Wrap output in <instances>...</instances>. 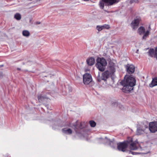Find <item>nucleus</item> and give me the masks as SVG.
<instances>
[{
  "instance_id": "f257e3e1",
  "label": "nucleus",
  "mask_w": 157,
  "mask_h": 157,
  "mask_svg": "<svg viewBox=\"0 0 157 157\" xmlns=\"http://www.w3.org/2000/svg\"><path fill=\"white\" fill-rule=\"evenodd\" d=\"M117 149L119 151L125 152L128 147L131 150H144L147 148V146L141 147L137 141H133L132 138L129 137L127 140L117 144Z\"/></svg>"
},
{
  "instance_id": "f03ea898",
  "label": "nucleus",
  "mask_w": 157,
  "mask_h": 157,
  "mask_svg": "<svg viewBox=\"0 0 157 157\" xmlns=\"http://www.w3.org/2000/svg\"><path fill=\"white\" fill-rule=\"evenodd\" d=\"M135 78L131 76H125L124 80L121 82V85L123 86L122 90L126 93H129L133 89L136 84Z\"/></svg>"
},
{
  "instance_id": "7ed1b4c3",
  "label": "nucleus",
  "mask_w": 157,
  "mask_h": 157,
  "mask_svg": "<svg viewBox=\"0 0 157 157\" xmlns=\"http://www.w3.org/2000/svg\"><path fill=\"white\" fill-rule=\"evenodd\" d=\"M96 66L97 68L101 72L104 71L107 64L106 60L103 57H98L96 59Z\"/></svg>"
},
{
  "instance_id": "20e7f679",
  "label": "nucleus",
  "mask_w": 157,
  "mask_h": 157,
  "mask_svg": "<svg viewBox=\"0 0 157 157\" xmlns=\"http://www.w3.org/2000/svg\"><path fill=\"white\" fill-rule=\"evenodd\" d=\"M78 121H77L75 124L73 125V126H71V123L67 124V126L71 127L72 128L74 127V129L76 134H81L82 136H83L84 133L82 132L84 131V129H83L84 126H83L82 123H80V125L78 127Z\"/></svg>"
},
{
  "instance_id": "39448f33",
  "label": "nucleus",
  "mask_w": 157,
  "mask_h": 157,
  "mask_svg": "<svg viewBox=\"0 0 157 157\" xmlns=\"http://www.w3.org/2000/svg\"><path fill=\"white\" fill-rule=\"evenodd\" d=\"M117 2V0H101L99 2V6L101 9L104 7V4L107 6H110Z\"/></svg>"
},
{
  "instance_id": "423d86ee",
  "label": "nucleus",
  "mask_w": 157,
  "mask_h": 157,
  "mask_svg": "<svg viewBox=\"0 0 157 157\" xmlns=\"http://www.w3.org/2000/svg\"><path fill=\"white\" fill-rule=\"evenodd\" d=\"M148 128L152 133H154L157 131V121L150 122Z\"/></svg>"
},
{
  "instance_id": "0eeeda50",
  "label": "nucleus",
  "mask_w": 157,
  "mask_h": 157,
  "mask_svg": "<svg viewBox=\"0 0 157 157\" xmlns=\"http://www.w3.org/2000/svg\"><path fill=\"white\" fill-rule=\"evenodd\" d=\"M92 81L91 76L90 74H85L83 75V81L85 84H88Z\"/></svg>"
},
{
  "instance_id": "6e6552de",
  "label": "nucleus",
  "mask_w": 157,
  "mask_h": 157,
  "mask_svg": "<svg viewBox=\"0 0 157 157\" xmlns=\"http://www.w3.org/2000/svg\"><path fill=\"white\" fill-rule=\"evenodd\" d=\"M148 129V125L147 124H143L141 128H138L137 130V133L138 135H140L145 132V131L146 129Z\"/></svg>"
},
{
  "instance_id": "1a4fd4ad",
  "label": "nucleus",
  "mask_w": 157,
  "mask_h": 157,
  "mask_svg": "<svg viewBox=\"0 0 157 157\" xmlns=\"http://www.w3.org/2000/svg\"><path fill=\"white\" fill-rule=\"evenodd\" d=\"M127 72L130 74L134 72L135 70V67L132 65L128 64L126 67Z\"/></svg>"
},
{
  "instance_id": "9d476101",
  "label": "nucleus",
  "mask_w": 157,
  "mask_h": 157,
  "mask_svg": "<svg viewBox=\"0 0 157 157\" xmlns=\"http://www.w3.org/2000/svg\"><path fill=\"white\" fill-rule=\"evenodd\" d=\"M140 21V19L139 18L134 19L131 23V26L134 29L136 27L138 26Z\"/></svg>"
},
{
  "instance_id": "9b49d317",
  "label": "nucleus",
  "mask_w": 157,
  "mask_h": 157,
  "mask_svg": "<svg viewBox=\"0 0 157 157\" xmlns=\"http://www.w3.org/2000/svg\"><path fill=\"white\" fill-rule=\"evenodd\" d=\"M57 125L54 124L52 126V128L54 130L58 129L60 128H61L65 126L63 123L62 121H59L56 123Z\"/></svg>"
},
{
  "instance_id": "f8f14e48",
  "label": "nucleus",
  "mask_w": 157,
  "mask_h": 157,
  "mask_svg": "<svg viewBox=\"0 0 157 157\" xmlns=\"http://www.w3.org/2000/svg\"><path fill=\"white\" fill-rule=\"evenodd\" d=\"M110 72L108 71L104 72L102 75V80L104 81L106 80L109 77Z\"/></svg>"
},
{
  "instance_id": "ddd939ff",
  "label": "nucleus",
  "mask_w": 157,
  "mask_h": 157,
  "mask_svg": "<svg viewBox=\"0 0 157 157\" xmlns=\"http://www.w3.org/2000/svg\"><path fill=\"white\" fill-rule=\"evenodd\" d=\"M109 69L110 71L111 74H113V73L115 71L116 69L115 67V64L112 62L109 63Z\"/></svg>"
},
{
  "instance_id": "4468645a",
  "label": "nucleus",
  "mask_w": 157,
  "mask_h": 157,
  "mask_svg": "<svg viewBox=\"0 0 157 157\" xmlns=\"http://www.w3.org/2000/svg\"><path fill=\"white\" fill-rule=\"evenodd\" d=\"M62 131L63 133L67 135H71L72 133V130L69 128H64L62 129Z\"/></svg>"
},
{
  "instance_id": "2eb2a0df",
  "label": "nucleus",
  "mask_w": 157,
  "mask_h": 157,
  "mask_svg": "<svg viewBox=\"0 0 157 157\" xmlns=\"http://www.w3.org/2000/svg\"><path fill=\"white\" fill-rule=\"evenodd\" d=\"M95 59L94 58L90 57L88 59L86 60L87 63L88 65L92 66L94 65L95 63Z\"/></svg>"
},
{
  "instance_id": "dca6fc26",
  "label": "nucleus",
  "mask_w": 157,
  "mask_h": 157,
  "mask_svg": "<svg viewBox=\"0 0 157 157\" xmlns=\"http://www.w3.org/2000/svg\"><path fill=\"white\" fill-rule=\"evenodd\" d=\"M157 85V77H155L153 79V80L150 84L149 86L150 87H152L154 86Z\"/></svg>"
},
{
  "instance_id": "f3484780",
  "label": "nucleus",
  "mask_w": 157,
  "mask_h": 157,
  "mask_svg": "<svg viewBox=\"0 0 157 157\" xmlns=\"http://www.w3.org/2000/svg\"><path fill=\"white\" fill-rule=\"evenodd\" d=\"M148 55L151 57H153L155 56V52L154 49L151 48L149 50V51L147 52Z\"/></svg>"
},
{
  "instance_id": "a211bd4d",
  "label": "nucleus",
  "mask_w": 157,
  "mask_h": 157,
  "mask_svg": "<svg viewBox=\"0 0 157 157\" xmlns=\"http://www.w3.org/2000/svg\"><path fill=\"white\" fill-rule=\"evenodd\" d=\"M138 32L140 35L144 34L145 33V29L142 26L140 27L138 29Z\"/></svg>"
},
{
  "instance_id": "6ab92c4d",
  "label": "nucleus",
  "mask_w": 157,
  "mask_h": 157,
  "mask_svg": "<svg viewBox=\"0 0 157 157\" xmlns=\"http://www.w3.org/2000/svg\"><path fill=\"white\" fill-rule=\"evenodd\" d=\"M30 34L28 30H24L22 32V35L24 36L28 37L29 36Z\"/></svg>"
},
{
  "instance_id": "aec40b11",
  "label": "nucleus",
  "mask_w": 157,
  "mask_h": 157,
  "mask_svg": "<svg viewBox=\"0 0 157 157\" xmlns=\"http://www.w3.org/2000/svg\"><path fill=\"white\" fill-rule=\"evenodd\" d=\"M150 33L149 31L147 30L144 33V35L143 36L142 39L146 40V38L148 36Z\"/></svg>"
},
{
  "instance_id": "412c9836",
  "label": "nucleus",
  "mask_w": 157,
  "mask_h": 157,
  "mask_svg": "<svg viewBox=\"0 0 157 157\" xmlns=\"http://www.w3.org/2000/svg\"><path fill=\"white\" fill-rule=\"evenodd\" d=\"M105 139H106L107 143H108L109 144L110 146L114 148V147L113 145L114 144L113 142L112 141H111L110 139H108L106 137H105Z\"/></svg>"
},
{
  "instance_id": "4be33fe9",
  "label": "nucleus",
  "mask_w": 157,
  "mask_h": 157,
  "mask_svg": "<svg viewBox=\"0 0 157 157\" xmlns=\"http://www.w3.org/2000/svg\"><path fill=\"white\" fill-rule=\"evenodd\" d=\"M14 17L16 20H19L21 19V16L20 14L19 13H16L14 16Z\"/></svg>"
},
{
  "instance_id": "5701e85b",
  "label": "nucleus",
  "mask_w": 157,
  "mask_h": 157,
  "mask_svg": "<svg viewBox=\"0 0 157 157\" xmlns=\"http://www.w3.org/2000/svg\"><path fill=\"white\" fill-rule=\"evenodd\" d=\"M38 98L39 102H41L43 101L45 98V97L42 96L41 95H40L38 96Z\"/></svg>"
},
{
  "instance_id": "b1692460",
  "label": "nucleus",
  "mask_w": 157,
  "mask_h": 157,
  "mask_svg": "<svg viewBox=\"0 0 157 157\" xmlns=\"http://www.w3.org/2000/svg\"><path fill=\"white\" fill-rule=\"evenodd\" d=\"M89 124L91 127H94L96 125V123L94 121H89Z\"/></svg>"
},
{
  "instance_id": "393cba45",
  "label": "nucleus",
  "mask_w": 157,
  "mask_h": 157,
  "mask_svg": "<svg viewBox=\"0 0 157 157\" xmlns=\"http://www.w3.org/2000/svg\"><path fill=\"white\" fill-rule=\"evenodd\" d=\"M103 29H108L110 28V26L108 25L104 24L102 25Z\"/></svg>"
},
{
  "instance_id": "a878e982",
  "label": "nucleus",
  "mask_w": 157,
  "mask_h": 157,
  "mask_svg": "<svg viewBox=\"0 0 157 157\" xmlns=\"http://www.w3.org/2000/svg\"><path fill=\"white\" fill-rule=\"evenodd\" d=\"M96 29L99 31H100L103 29L102 26L97 25L96 27Z\"/></svg>"
},
{
  "instance_id": "bb28decb",
  "label": "nucleus",
  "mask_w": 157,
  "mask_h": 157,
  "mask_svg": "<svg viewBox=\"0 0 157 157\" xmlns=\"http://www.w3.org/2000/svg\"><path fill=\"white\" fill-rule=\"evenodd\" d=\"M97 80L98 82H100L102 80V77H101L99 75L97 77Z\"/></svg>"
},
{
  "instance_id": "cd10ccee",
  "label": "nucleus",
  "mask_w": 157,
  "mask_h": 157,
  "mask_svg": "<svg viewBox=\"0 0 157 157\" xmlns=\"http://www.w3.org/2000/svg\"><path fill=\"white\" fill-rule=\"evenodd\" d=\"M155 57L157 59V47L155 49Z\"/></svg>"
},
{
  "instance_id": "c85d7f7f",
  "label": "nucleus",
  "mask_w": 157,
  "mask_h": 157,
  "mask_svg": "<svg viewBox=\"0 0 157 157\" xmlns=\"http://www.w3.org/2000/svg\"><path fill=\"white\" fill-rule=\"evenodd\" d=\"M134 2L135 3H138V0H131L130 1V3L131 4H132Z\"/></svg>"
},
{
  "instance_id": "c756f323",
  "label": "nucleus",
  "mask_w": 157,
  "mask_h": 157,
  "mask_svg": "<svg viewBox=\"0 0 157 157\" xmlns=\"http://www.w3.org/2000/svg\"><path fill=\"white\" fill-rule=\"evenodd\" d=\"M131 153L133 155H136L137 154H138L139 153H138L135 152H133L132 151H129V154Z\"/></svg>"
},
{
  "instance_id": "7c9ffc66",
  "label": "nucleus",
  "mask_w": 157,
  "mask_h": 157,
  "mask_svg": "<svg viewBox=\"0 0 157 157\" xmlns=\"http://www.w3.org/2000/svg\"><path fill=\"white\" fill-rule=\"evenodd\" d=\"M3 73L2 72H0V78H1L3 77Z\"/></svg>"
},
{
  "instance_id": "2f4dec72",
  "label": "nucleus",
  "mask_w": 157,
  "mask_h": 157,
  "mask_svg": "<svg viewBox=\"0 0 157 157\" xmlns=\"http://www.w3.org/2000/svg\"><path fill=\"white\" fill-rule=\"evenodd\" d=\"M40 22H39V21H36L35 23V24L36 25H38V24H40Z\"/></svg>"
},
{
  "instance_id": "473e14b6",
  "label": "nucleus",
  "mask_w": 157,
  "mask_h": 157,
  "mask_svg": "<svg viewBox=\"0 0 157 157\" xmlns=\"http://www.w3.org/2000/svg\"><path fill=\"white\" fill-rule=\"evenodd\" d=\"M118 104L117 102H115L113 103L112 105H117Z\"/></svg>"
},
{
  "instance_id": "72a5a7b5",
  "label": "nucleus",
  "mask_w": 157,
  "mask_h": 157,
  "mask_svg": "<svg viewBox=\"0 0 157 157\" xmlns=\"http://www.w3.org/2000/svg\"><path fill=\"white\" fill-rule=\"evenodd\" d=\"M17 70L18 71H21V68H17Z\"/></svg>"
},
{
  "instance_id": "f704fd0d",
  "label": "nucleus",
  "mask_w": 157,
  "mask_h": 157,
  "mask_svg": "<svg viewBox=\"0 0 157 157\" xmlns=\"http://www.w3.org/2000/svg\"><path fill=\"white\" fill-rule=\"evenodd\" d=\"M148 28L149 29V31H150V29H151V27H150V25H149V27H148Z\"/></svg>"
},
{
  "instance_id": "c9c22d12",
  "label": "nucleus",
  "mask_w": 157,
  "mask_h": 157,
  "mask_svg": "<svg viewBox=\"0 0 157 157\" xmlns=\"http://www.w3.org/2000/svg\"><path fill=\"white\" fill-rule=\"evenodd\" d=\"M139 51V50L138 49H137V50H136V53H138V52Z\"/></svg>"
},
{
  "instance_id": "e433bc0d",
  "label": "nucleus",
  "mask_w": 157,
  "mask_h": 157,
  "mask_svg": "<svg viewBox=\"0 0 157 157\" xmlns=\"http://www.w3.org/2000/svg\"><path fill=\"white\" fill-rule=\"evenodd\" d=\"M22 64H23V65H24V64H25V63L24 62H23V63H22Z\"/></svg>"
}]
</instances>
